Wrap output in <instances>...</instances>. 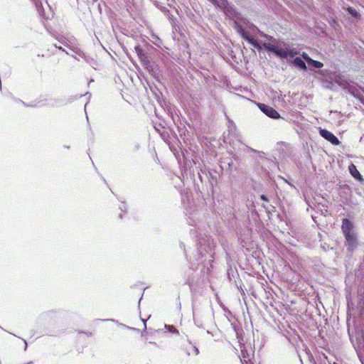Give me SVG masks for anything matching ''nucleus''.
I'll return each instance as SVG.
<instances>
[{"instance_id":"f257e3e1","label":"nucleus","mask_w":364,"mask_h":364,"mask_svg":"<svg viewBox=\"0 0 364 364\" xmlns=\"http://www.w3.org/2000/svg\"><path fill=\"white\" fill-rule=\"evenodd\" d=\"M180 247L184 250L186 259L191 263V268L199 264H203L208 269H209L208 265L212 267L215 255V243L210 236L199 237L196 247V252L193 253V255L188 253L183 242L180 244Z\"/></svg>"},{"instance_id":"f03ea898","label":"nucleus","mask_w":364,"mask_h":364,"mask_svg":"<svg viewBox=\"0 0 364 364\" xmlns=\"http://www.w3.org/2000/svg\"><path fill=\"white\" fill-rule=\"evenodd\" d=\"M264 49L268 52L274 53L277 57L280 59L289 60L288 58H295L299 53V51L294 48H282L277 45L271 44L269 43H263Z\"/></svg>"},{"instance_id":"7ed1b4c3","label":"nucleus","mask_w":364,"mask_h":364,"mask_svg":"<svg viewBox=\"0 0 364 364\" xmlns=\"http://www.w3.org/2000/svg\"><path fill=\"white\" fill-rule=\"evenodd\" d=\"M338 84L343 90H347L349 94L364 104V88L358 87L347 81H341Z\"/></svg>"},{"instance_id":"20e7f679","label":"nucleus","mask_w":364,"mask_h":364,"mask_svg":"<svg viewBox=\"0 0 364 364\" xmlns=\"http://www.w3.org/2000/svg\"><path fill=\"white\" fill-rule=\"evenodd\" d=\"M213 4L218 6L223 13H227L230 16H235V7L233 4H230L228 0H209Z\"/></svg>"},{"instance_id":"39448f33","label":"nucleus","mask_w":364,"mask_h":364,"mask_svg":"<svg viewBox=\"0 0 364 364\" xmlns=\"http://www.w3.org/2000/svg\"><path fill=\"white\" fill-rule=\"evenodd\" d=\"M258 107L260 109V110L269 117L272 119L280 118V114L273 107L262 103H259Z\"/></svg>"},{"instance_id":"423d86ee","label":"nucleus","mask_w":364,"mask_h":364,"mask_svg":"<svg viewBox=\"0 0 364 364\" xmlns=\"http://www.w3.org/2000/svg\"><path fill=\"white\" fill-rule=\"evenodd\" d=\"M235 11H236L237 14L234 16H230V15L228 14L227 13H224V14H225V16H227L230 18L241 19V22L244 25H245L247 28L252 30V31H256L257 30H258V28L254 23H251L247 18L242 16L241 14L239 11H237L236 9H235Z\"/></svg>"},{"instance_id":"0eeeda50","label":"nucleus","mask_w":364,"mask_h":364,"mask_svg":"<svg viewBox=\"0 0 364 364\" xmlns=\"http://www.w3.org/2000/svg\"><path fill=\"white\" fill-rule=\"evenodd\" d=\"M319 134L323 138L333 145H338L341 143L339 139L332 132L326 129H320Z\"/></svg>"},{"instance_id":"6e6552de","label":"nucleus","mask_w":364,"mask_h":364,"mask_svg":"<svg viewBox=\"0 0 364 364\" xmlns=\"http://www.w3.org/2000/svg\"><path fill=\"white\" fill-rule=\"evenodd\" d=\"M353 228V224L350 220H348V218L343 219L341 230L343 231L344 236L354 233Z\"/></svg>"},{"instance_id":"1a4fd4ad","label":"nucleus","mask_w":364,"mask_h":364,"mask_svg":"<svg viewBox=\"0 0 364 364\" xmlns=\"http://www.w3.org/2000/svg\"><path fill=\"white\" fill-rule=\"evenodd\" d=\"M346 240V247L348 251L353 250L358 244L357 237L355 233L345 235Z\"/></svg>"},{"instance_id":"9d476101","label":"nucleus","mask_w":364,"mask_h":364,"mask_svg":"<svg viewBox=\"0 0 364 364\" xmlns=\"http://www.w3.org/2000/svg\"><path fill=\"white\" fill-rule=\"evenodd\" d=\"M288 61L294 67L299 68L302 70H306L307 67L304 60L300 57H295L292 60H288Z\"/></svg>"},{"instance_id":"9b49d317","label":"nucleus","mask_w":364,"mask_h":364,"mask_svg":"<svg viewBox=\"0 0 364 364\" xmlns=\"http://www.w3.org/2000/svg\"><path fill=\"white\" fill-rule=\"evenodd\" d=\"M348 170H349V172L351 174V176L355 178L356 179L357 181H363L364 179L362 176V175L360 173V172L358 171V170L357 169L356 166L353 164H351L349 167H348Z\"/></svg>"},{"instance_id":"f8f14e48","label":"nucleus","mask_w":364,"mask_h":364,"mask_svg":"<svg viewBox=\"0 0 364 364\" xmlns=\"http://www.w3.org/2000/svg\"><path fill=\"white\" fill-rule=\"evenodd\" d=\"M245 41H247L249 43H250L254 48L256 49L260 50L263 47V45L261 46L259 42L254 39L252 36H251L250 34H248L246 37L244 38Z\"/></svg>"},{"instance_id":"ddd939ff","label":"nucleus","mask_w":364,"mask_h":364,"mask_svg":"<svg viewBox=\"0 0 364 364\" xmlns=\"http://www.w3.org/2000/svg\"><path fill=\"white\" fill-rule=\"evenodd\" d=\"M229 126H228V139L230 140V141L232 140L231 138L233 137H237V134L236 132V126L232 122H229Z\"/></svg>"},{"instance_id":"4468645a","label":"nucleus","mask_w":364,"mask_h":364,"mask_svg":"<svg viewBox=\"0 0 364 364\" xmlns=\"http://www.w3.org/2000/svg\"><path fill=\"white\" fill-rule=\"evenodd\" d=\"M346 10L348 13L355 19L359 20L361 18V15L358 11H356L355 9L351 6H348Z\"/></svg>"},{"instance_id":"2eb2a0df","label":"nucleus","mask_w":364,"mask_h":364,"mask_svg":"<svg viewBox=\"0 0 364 364\" xmlns=\"http://www.w3.org/2000/svg\"><path fill=\"white\" fill-rule=\"evenodd\" d=\"M322 86L326 89L333 90V83L331 80H328L326 76L321 77Z\"/></svg>"},{"instance_id":"dca6fc26","label":"nucleus","mask_w":364,"mask_h":364,"mask_svg":"<svg viewBox=\"0 0 364 364\" xmlns=\"http://www.w3.org/2000/svg\"><path fill=\"white\" fill-rule=\"evenodd\" d=\"M55 316V312L54 311H49L47 312H45L41 315V318L46 321L48 320L49 318H53Z\"/></svg>"},{"instance_id":"f3484780","label":"nucleus","mask_w":364,"mask_h":364,"mask_svg":"<svg viewBox=\"0 0 364 364\" xmlns=\"http://www.w3.org/2000/svg\"><path fill=\"white\" fill-rule=\"evenodd\" d=\"M308 64L318 69H320L323 66V64L321 62L314 60L312 58L310 60V61H309Z\"/></svg>"},{"instance_id":"a211bd4d","label":"nucleus","mask_w":364,"mask_h":364,"mask_svg":"<svg viewBox=\"0 0 364 364\" xmlns=\"http://www.w3.org/2000/svg\"><path fill=\"white\" fill-rule=\"evenodd\" d=\"M35 5H36V9L38 11V12L39 13V14L43 17L44 18V14H43V8L42 6V4L41 2L39 1H35Z\"/></svg>"},{"instance_id":"6ab92c4d","label":"nucleus","mask_w":364,"mask_h":364,"mask_svg":"<svg viewBox=\"0 0 364 364\" xmlns=\"http://www.w3.org/2000/svg\"><path fill=\"white\" fill-rule=\"evenodd\" d=\"M135 50H136V53H137L138 56L140 58L145 57L144 50L140 46H136L135 47Z\"/></svg>"},{"instance_id":"aec40b11","label":"nucleus","mask_w":364,"mask_h":364,"mask_svg":"<svg viewBox=\"0 0 364 364\" xmlns=\"http://www.w3.org/2000/svg\"><path fill=\"white\" fill-rule=\"evenodd\" d=\"M198 178L201 183H203V181L208 179V176L206 173L201 171V173H198Z\"/></svg>"},{"instance_id":"412c9836","label":"nucleus","mask_w":364,"mask_h":364,"mask_svg":"<svg viewBox=\"0 0 364 364\" xmlns=\"http://www.w3.org/2000/svg\"><path fill=\"white\" fill-rule=\"evenodd\" d=\"M237 31L242 38H245V37H246L249 34L247 31H245L242 26L237 29Z\"/></svg>"},{"instance_id":"4be33fe9","label":"nucleus","mask_w":364,"mask_h":364,"mask_svg":"<svg viewBox=\"0 0 364 364\" xmlns=\"http://www.w3.org/2000/svg\"><path fill=\"white\" fill-rule=\"evenodd\" d=\"M234 21V28L237 30L240 27H242V26L239 23V21H241V19H237V18H232Z\"/></svg>"},{"instance_id":"5701e85b","label":"nucleus","mask_w":364,"mask_h":364,"mask_svg":"<svg viewBox=\"0 0 364 364\" xmlns=\"http://www.w3.org/2000/svg\"><path fill=\"white\" fill-rule=\"evenodd\" d=\"M234 21V28L237 30L240 27H242V26L239 23V21H241V19H237V18H232Z\"/></svg>"},{"instance_id":"b1692460","label":"nucleus","mask_w":364,"mask_h":364,"mask_svg":"<svg viewBox=\"0 0 364 364\" xmlns=\"http://www.w3.org/2000/svg\"><path fill=\"white\" fill-rule=\"evenodd\" d=\"M196 309L195 307L193 306V318H194V322H195V324L198 326V327H202V325L201 323L196 318Z\"/></svg>"},{"instance_id":"393cba45","label":"nucleus","mask_w":364,"mask_h":364,"mask_svg":"<svg viewBox=\"0 0 364 364\" xmlns=\"http://www.w3.org/2000/svg\"><path fill=\"white\" fill-rule=\"evenodd\" d=\"M301 55L307 63H309V61H310L311 59V58H310L309 55L305 52H303Z\"/></svg>"},{"instance_id":"a878e982","label":"nucleus","mask_w":364,"mask_h":364,"mask_svg":"<svg viewBox=\"0 0 364 364\" xmlns=\"http://www.w3.org/2000/svg\"><path fill=\"white\" fill-rule=\"evenodd\" d=\"M265 38L269 41L274 43L277 42V40L276 38H274L273 36H269L268 34L265 36Z\"/></svg>"},{"instance_id":"bb28decb","label":"nucleus","mask_w":364,"mask_h":364,"mask_svg":"<svg viewBox=\"0 0 364 364\" xmlns=\"http://www.w3.org/2000/svg\"><path fill=\"white\" fill-rule=\"evenodd\" d=\"M166 328L172 333H178V331L173 326H167L166 325Z\"/></svg>"},{"instance_id":"cd10ccee","label":"nucleus","mask_w":364,"mask_h":364,"mask_svg":"<svg viewBox=\"0 0 364 364\" xmlns=\"http://www.w3.org/2000/svg\"><path fill=\"white\" fill-rule=\"evenodd\" d=\"M56 38L60 43L63 44L64 46L67 45L63 36L58 37Z\"/></svg>"},{"instance_id":"c85d7f7f","label":"nucleus","mask_w":364,"mask_h":364,"mask_svg":"<svg viewBox=\"0 0 364 364\" xmlns=\"http://www.w3.org/2000/svg\"><path fill=\"white\" fill-rule=\"evenodd\" d=\"M119 209L124 212V213H126L127 212V205L125 203H123L120 207H119Z\"/></svg>"},{"instance_id":"c756f323","label":"nucleus","mask_w":364,"mask_h":364,"mask_svg":"<svg viewBox=\"0 0 364 364\" xmlns=\"http://www.w3.org/2000/svg\"><path fill=\"white\" fill-rule=\"evenodd\" d=\"M257 32H258V33L259 34V36L262 38H265V36L267 35L263 32H262L259 28L258 30L256 31Z\"/></svg>"},{"instance_id":"7c9ffc66","label":"nucleus","mask_w":364,"mask_h":364,"mask_svg":"<svg viewBox=\"0 0 364 364\" xmlns=\"http://www.w3.org/2000/svg\"><path fill=\"white\" fill-rule=\"evenodd\" d=\"M257 32H258V33L259 34V36L262 38H265V36L267 35L263 32H262L259 28L258 30L256 31Z\"/></svg>"},{"instance_id":"2f4dec72","label":"nucleus","mask_w":364,"mask_h":364,"mask_svg":"<svg viewBox=\"0 0 364 364\" xmlns=\"http://www.w3.org/2000/svg\"><path fill=\"white\" fill-rule=\"evenodd\" d=\"M54 46L56 48H58V49H59V50H62L63 52H65L66 54H68V53L63 48H62L61 46H58L56 44H55Z\"/></svg>"},{"instance_id":"473e14b6","label":"nucleus","mask_w":364,"mask_h":364,"mask_svg":"<svg viewBox=\"0 0 364 364\" xmlns=\"http://www.w3.org/2000/svg\"><path fill=\"white\" fill-rule=\"evenodd\" d=\"M16 101L18 102V103H22L24 106L26 107H30L31 105H27L26 103H25L24 102H23L21 100H16Z\"/></svg>"},{"instance_id":"72a5a7b5","label":"nucleus","mask_w":364,"mask_h":364,"mask_svg":"<svg viewBox=\"0 0 364 364\" xmlns=\"http://www.w3.org/2000/svg\"><path fill=\"white\" fill-rule=\"evenodd\" d=\"M260 199L264 200V201H268L267 197L265 195H264V194H262L260 196Z\"/></svg>"},{"instance_id":"f704fd0d","label":"nucleus","mask_w":364,"mask_h":364,"mask_svg":"<svg viewBox=\"0 0 364 364\" xmlns=\"http://www.w3.org/2000/svg\"><path fill=\"white\" fill-rule=\"evenodd\" d=\"M193 350L196 355H198L199 353L198 348L196 346H193Z\"/></svg>"},{"instance_id":"c9c22d12","label":"nucleus","mask_w":364,"mask_h":364,"mask_svg":"<svg viewBox=\"0 0 364 364\" xmlns=\"http://www.w3.org/2000/svg\"><path fill=\"white\" fill-rule=\"evenodd\" d=\"M141 321H143V323H144V329H146V320H145V319H141Z\"/></svg>"},{"instance_id":"e433bc0d","label":"nucleus","mask_w":364,"mask_h":364,"mask_svg":"<svg viewBox=\"0 0 364 364\" xmlns=\"http://www.w3.org/2000/svg\"><path fill=\"white\" fill-rule=\"evenodd\" d=\"M232 163V159H230V161L228 163V165L229 167L231 166Z\"/></svg>"},{"instance_id":"4c0bfd02","label":"nucleus","mask_w":364,"mask_h":364,"mask_svg":"<svg viewBox=\"0 0 364 364\" xmlns=\"http://www.w3.org/2000/svg\"><path fill=\"white\" fill-rule=\"evenodd\" d=\"M23 341H24V343H25V348H24V350H26V348H27L28 344H27V342H26L25 340H23Z\"/></svg>"},{"instance_id":"58836bf2","label":"nucleus","mask_w":364,"mask_h":364,"mask_svg":"<svg viewBox=\"0 0 364 364\" xmlns=\"http://www.w3.org/2000/svg\"><path fill=\"white\" fill-rule=\"evenodd\" d=\"M104 321H114V319H105Z\"/></svg>"},{"instance_id":"ea45409f","label":"nucleus","mask_w":364,"mask_h":364,"mask_svg":"<svg viewBox=\"0 0 364 364\" xmlns=\"http://www.w3.org/2000/svg\"><path fill=\"white\" fill-rule=\"evenodd\" d=\"M149 343H152V344H154V345H155V346H156V343H155V342H151H151H149Z\"/></svg>"},{"instance_id":"a19ab883","label":"nucleus","mask_w":364,"mask_h":364,"mask_svg":"<svg viewBox=\"0 0 364 364\" xmlns=\"http://www.w3.org/2000/svg\"><path fill=\"white\" fill-rule=\"evenodd\" d=\"M119 218H120L121 219L122 218V213L119 215Z\"/></svg>"},{"instance_id":"79ce46f5","label":"nucleus","mask_w":364,"mask_h":364,"mask_svg":"<svg viewBox=\"0 0 364 364\" xmlns=\"http://www.w3.org/2000/svg\"><path fill=\"white\" fill-rule=\"evenodd\" d=\"M186 354H187L188 355H190V353H189L188 351H186Z\"/></svg>"},{"instance_id":"37998d69","label":"nucleus","mask_w":364,"mask_h":364,"mask_svg":"<svg viewBox=\"0 0 364 364\" xmlns=\"http://www.w3.org/2000/svg\"><path fill=\"white\" fill-rule=\"evenodd\" d=\"M89 95L90 96V94L89 92H86L85 95Z\"/></svg>"},{"instance_id":"c03bdc74","label":"nucleus","mask_w":364,"mask_h":364,"mask_svg":"<svg viewBox=\"0 0 364 364\" xmlns=\"http://www.w3.org/2000/svg\"><path fill=\"white\" fill-rule=\"evenodd\" d=\"M65 148H67V149H69V148H70V146H65Z\"/></svg>"}]
</instances>
